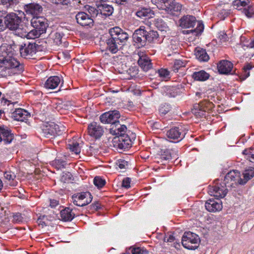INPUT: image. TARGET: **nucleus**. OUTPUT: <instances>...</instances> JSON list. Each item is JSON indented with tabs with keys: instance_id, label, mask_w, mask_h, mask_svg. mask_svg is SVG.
Listing matches in <instances>:
<instances>
[{
	"instance_id": "4be33fe9",
	"label": "nucleus",
	"mask_w": 254,
	"mask_h": 254,
	"mask_svg": "<svg viewBox=\"0 0 254 254\" xmlns=\"http://www.w3.org/2000/svg\"><path fill=\"white\" fill-rule=\"evenodd\" d=\"M179 21L180 26L184 28L193 27L196 23L195 17L192 15L184 16Z\"/></svg>"
},
{
	"instance_id": "09e8293b",
	"label": "nucleus",
	"mask_w": 254,
	"mask_h": 254,
	"mask_svg": "<svg viewBox=\"0 0 254 254\" xmlns=\"http://www.w3.org/2000/svg\"><path fill=\"white\" fill-rule=\"evenodd\" d=\"M252 68V65L249 64H247L243 67L244 74L242 77V79L244 80L250 76V72L249 71Z\"/></svg>"
},
{
	"instance_id": "bf43d9fd",
	"label": "nucleus",
	"mask_w": 254,
	"mask_h": 254,
	"mask_svg": "<svg viewBox=\"0 0 254 254\" xmlns=\"http://www.w3.org/2000/svg\"><path fill=\"white\" fill-rule=\"evenodd\" d=\"M158 73L161 77H166L169 75V71L166 69H161L158 70Z\"/></svg>"
},
{
	"instance_id": "39448f33",
	"label": "nucleus",
	"mask_w": 254,
	"mask_h": 254,
	"mask_svg": "<svg viewBox=\"0 0 254 254\" xmlns=\"http://www.w3.org/2000/svg\"><path fill=\"white\" fill-rule=\"evenodd\" d=\"M0 59V72L7 69L14 68L18 73L24 70V66L14 58L10 56H4Z\"/></svg>"
},
{
	"instance_id": "7ed1b4c3",
	"label": "nucleus",
	"mask_w": 254,
	"mask_h": 254,
	"mask_svg": "<svg viewBox=\"0 0 254 254\" xmlns=\"http://www.w3.org/2000/svg\"><path fill=\"white\" fill-rule=\"evenodd\" d=\"M151 2L159 9L165 10L168 14L177 16L181 12L182 5L175 0H151Z\"/></svg>"
},
{
	"instance_id": "052dcab7",
	"label": "nucleus",
	"mask_w": 254,
	"mask_h": 254,
	"mask_svg": "<svg viewBox=\"0 0 254 254\" xmlns=\"http://www.w3.org/2000/svg\"><path fill=\"white\" fill-rule=\"evenodd\" d=\"M115 2L119 5L127 6L130 1V0H114Z\"/></svg>"
},
{
	"instance_id": "c85d7f7f",
	"label": "nucleus",
	"mask_w": 254,
	"mask_h": 254,
	"mask_svg": "<svg viewBox=\"0 0 254 254\" xmlns=\"http://www.w3.org/2000/svg\"><path fill=\"white\" fill-rule=\"evenodd\" d=\"M60 215L61 219L64 221H70L74 218L75 214L72 213V209L69 207L61 211Z\"/></svg>"
},
{
	"instance_id": "aec40b11",
	"label": "nucleus",
	"mask_w": 254,
	"mask_h": 254,
	"mask_svg": "<svg viewBox=\"0 0 254 254\" xmlns=\"http://www.w3.org/2000/svg\"><path fill=\"white\" fill-rule=\"evenodd\" d=\"M233 67V64L227 60H222L217 65L218 72L222 74L230 73Z\"/></svg>"
},
{
	"instance_id": "2f4dec72",
	"label": "nucleus",
	"mask_w": 254,
	"mask_h": 254,
	"mask_svg": "<svg viewBox=\"0 0 254 254\" xmlns=\"http://www.w3.org/2000/svg\"><path fill=\"white\" fill-rule=\"evenodd\" d=\"M209 77V74L204 70L195 72L192 74V77L195 80L205 81Z\"/></svg>"
},
{
	"instance_id": "ddd939ff",
	"label": "nucleus",
	"mask_w": 254,
	"mask_h": 254,
	"mask_svg": "<svg viewBox=\"0 0 254 254\" xmlns=\"http://www.w3.org/2000/svg\"><path fill=\"white\" fill-rule=\"evenodd\" d=\"M24 9L27 14H30L34 17H38L37 15L42 13L43 7L38 3L32 2L25 4Z\"/></svg>"
},
{
	"instance_id": "4d7b16f0",
	"label": "nucleus",
	"mask_w": 254,
	"mask_h": 254,
	"mask_svg": "<svg viewBox=\"0 0 254 254\" xmlns=\"http://www.w3.org/2000/svg\"><path fill=\"white\" fill-rule=\"evenodd\" d=\"M170 110V108L168 106H164L159 109V113L162 115H165L168 113Z\"/></svg>"
},
{
	"instance_id": "6e6552de",
	"label": "nucleus",
	"mask_w": 254,
	"mask_h": 254,
	"mask_svg": "<svg viewBox=\"0 0 254 254\" xmlns=\"http://www.w3.org/2000/svg\"><path fill=\"white\" fill-rule=\"evenodd\" d=\"M71 198L74 204L78 206H84L91 202L92 196L90 192L86 191L74 194Z\"/></svg>"
},
{
	"instance_id": "774afa93",
	"label": "nucleus",
	"mask_w": 254,
	"mask_h": 254,
	"mask_svg": "<svg viewBox=\"0 0 254 254\" xmlns=\"http://www.w3.org/2000/svg\"><path fill=\"white\" fill-rule=\"evenodd\" d=\"M60 56L61 57L64 56L65 59H69L70 57V56L67 52H62L61 54H60Z\"/></svg>"
},
{
	"instance_id": "bb28decb",
	"label": "nucleus",
	"mask_w": 254,
	"mask_h": 254,
	"mask_svg": "<svg viewBox=\"0 0 254 254\" xmlns=\"http://www.w3.org/2000/svg\"><path fill=\"white\" fill-rule=\"evenodd\" d=\"M60 82V77L58 76H51L45 82L44 87L47 89H54L58 87Z\"/></svg>"
},
{
	"instance_id": "a19ab883",
	"label": "nucleus",
	"mask_w": 254,
	"mask_h": 254,
	"mask_svg": "<svg viewBox=\"0 0 254 254\" xmlns=\"http://www.w3.org/2000/svg\"><path fill=\"white\" fill-rule=\"evenodd\" d=\"M4 178L8 180H12V182L10 183V185L15 186L17 184V182L14 181V180L16 178V175L14 173L11 171L5 172L4 174Z\"/></svg>"
},
{
	"instance_id": "20e7f679",
	"label": "nucleus",
	"mask_w": 254,
	"mask_h": 254,
	"mask_svg": "<svg viewBox=\"0 0 254 254\" xmlns=\"http://www.w3.org/2000/svg\"><path fill=\"white\" fill-rule=\"evenodd\" d=\"M19 49L22 57L31 59L37 52L45 50L46 45H39L35 42H28L22 44Z\"/></svg>"
},
{
	"instance_id": "c03bdc74",
	"label": "nucleus",
	"mask_w": 254,
	"mask_h": 254,
	"mask_svg": "<svg viewBox=\"0 0 254 254\" xmlns=\"http://www.w3.org/2000/svg\"><path fill=\"white\" fill-rule=\"evenodd\" d=\"M87 9L90 14V16H89L91 17L92 19L93 18L96 17L98 14H100V10H99L98 7L96 8L95 7L88 6Z\"/></svg>"
},
{
	"instance_id": "f8f14e48",
	"label": "nucleus",
	"mask_w": 254,
	"mask_h": 254,
	"mask_svg": "<svg viewBox=\"0 0 254 254\" xmlns=\"http://www.w3.org/2000/svg\"><path fill=\"white\" fill-rule=\"evenodd\" d=\"M14 138V134L7 127L0 126V143L7 144L11 142Z\"/></svg>"
},
{
	"instance_id": "a878e982",
	"label": "nucleus",
	"mask_w": 254,
	"mask_h": 254,
	"mask_svg": "<svg viewBox=\"0 0 254 254\" xmlns=\"http://www.w3.org/2000/svg\"><path fill=\"white\" fill-rule=\"evenodd\" d=\"M138 60V64L144 71H147L152 67L151 60L146 55L140 56Z\"/></svg>"
},
{
	"instance_id": "b1692460",
	"label": "nucleus",
	"mask_w": 254,
	"mask_h": 254,
	"mask_svg": "<svg viewBox=\"0 0 254 254\" xmlns=\"http://www.w3.org/2000/svg\"><path fill=\"white\" fill-rule=\"evenodd\" d=\"M127 130V127L125 125H121L119 121L112 126V127L110 129V132L116 136H121V135L127 134L126 133Z\"/></svg>"
},
{
	"instance_id": "cd10ccee",
	"label": "nucleus",
	"mask_w": 254,
	"mask_h": 254,
	"mask_svg": "<svg viewBox=\"0 0 254 254\" xmlns=\"http://www.w3.org/2000/svg\"><path fill=\"white\" fill-rule=\"evenodd\" d=\"M98 8L100 10V14L106 17L111 15L114 11V8L112 5L105 3L99 4Z\"/></svg>"
},
{
	"instance_id": "72a5a7b5",
	"label": "nucleus",
	"mask_w": 254,
	"mask_h": 254,
	"mask_svg": "<svg viewBox=\"0 0 254 254\" xmlns=\"http://www.w3.org/2000/svg\"><path fill=\"white\" fill-rule=\"evenodd\" d=\"M151 10L150 8L141 7L136 12V15L141 18L149 17L150 16Z\"/></svg>"
},
{
	"instance_id": "412c9836",
	"label": "nucleus",
	"mask_w": 254,
	"mask_h": 254,
	"mask_svg": "<svg viewBox=\"0 0 254 254\" xmlns=\"http://www.w3.org/2000/svg\"><path fill=\"white\" fill-rule=\"evenodd\" d=\"M183 132L182 128L175 127L168 130L166 133V136L171 139L175 140L180 138L179 140H181L185 137V133H183Z\"/></svg>"
},
{
	"instance_id": "4c0bfd02",
	"label": "nucleus",
	"mask_w": 254,
	"mask_h": 254,
	"mask_svg": "<svg viewBox=\"0 0 254 254\" xmlns=\"http://www.w3.org/2000/svg\"><path fill=\"white\" fill-rule=\"evenodd\" d=\"M6 29V11L0 10V31H3Z\"/></svg>"
},
{
	"instance_id": "69168bd1",
	"label": "nucleus",
	"mask_w": 254,
	"mask_h": 254,
	"mask_svg": "<svg viewBox=\"0 0 254 254\" xmlns=\"http://www.w3.org/2000/svg\"><path fill=\"white\" fill-rule=\"evenodd\" d=\"M59 204V201L55 199H51L50 200V206L52 207H56L57 205Z\"/></svg>"
},
{
	"instance_id": "3c124183",
	"label": "nucleus",
	"mask_w": 254,
	"mask_h": 254,
	"mask_svg": "<svg viewBox=\"0 0 254 254\" xmlns=\"http://www.w3.org/2000/svg\"><path fill=\"white\" fill-rule=\"evenodd\" d=\"M132 254H147L148 252L146 250L141 249V248H133L131 250Z\"/></svg>"
},
{
	"instance_id": "6ab92c4d",
	"label": "nucleus",
	"mask_w": 254,
	"mask_h": 254,
	"mask_svg": "<svg viewBox=\"0 0 254 254\" xmlns=\"http://www.w3.org/2000/svg\"><path fill=\"white\" fill-rule=\"evenodd\" d=\"M210 105H213L211 102L204 101L195 105L192 112L197 117H202L204 115V113L206 111L205 108Z\"/></svg>"
},
{
	"instance_id": "0eeeda50",
	"label": "nucleus",
	"mask_w": 254,
	"mask_h": 254,
	"mask_svg": "<svg viewBox=\"0 0 254 254\" xmlns=\"http://www.w3.org/2000/svg\"><path fill=\"white\" fill-rule=\"evenodd\" d=\"M62 127L53 122L47 123L42 128V134L45 137L52 138L57 135H60L62 133Z\"/></svg>"
},
{
	"instance_id": "ea45409f",
	"label": "nucleus",
	"mask_w": 254,
	"mask_h": 254,
	"mask_svg": "<svg viewBox=\"0 0 254 254\" xmlns=\"http://www.w3.org/2000/svg\"><path fill=\"white\" fill-rule=\"evenodd\" d=\"M1 3L5 7H13L19 3L18 0H0Z\"/></svg>"
},
{
	"instance_id": "7c9ffc66",
	"label": "nucleus",
	"mask_w": 254,
	"mask_h": 254,
	"mask_svg": "<svg viewBox=\"0 0 254 254\" xmlns=\"http://www.w3.org/2000/svg\"><path fill=\"white\" fill-rule=\"evenodd\" d=\"M196 58L200 62H206L209 58L205 50L200 48H196L195 50Z\"/></svg>"
},
{
	"instance_id": "0e129e2a",
	"label": "nucleus",
	"mask_w": 254,
	"mask_h": 254,
	"mask_svg": "<svg viewBox=\"0 0 254 254\" xmlns=\"http://www.w3.org/2000/svg\"><path fill=\"white\" fill-rule=\"evenodd\" d=\"M66 1L67 0H53L52 2L56 4H66Z\"/></svg>"
},
{
	"instance_id": "680f3d73",
	"label": "nucleus",
	"mask_w": 254,
	"mask_h": 254,
	"mask_svg": "<svg viewBox=\"0 0 254 254\" xmlns=\"http://www.w3.org/2000/svg\"><path fill=\"white\" fill-rule=\"evenodd\" d=\"M167 94L170 97H175L178 94L177 89L173 88L172 90H171L170 91L168 92L167 93Z\"/></svg>"
},
{
	"instance_id": "e2e57ef3",
	"label": "nucleus",
	"mask_w": 254,
	"mask_h": 254,
	"mask_svg": "<svg viewBox=\"0 0 254 254\" xmlns=\"http://www.w3.org/2000/svg\"><path fill=\"white\" fill-rule=\"evenodd\" d=\"M219 38L220 40H221L222 42H226L228 40V38L227 34L224 32H222V33L220 34Z\"/></svg>"
},
{
	"instance_id": "423d86ee",
	"label": "nucleus",
	"mask_w": 254,
	"mask_h": 254,
	"mask_svg": "<svg viewBox=\"0 0 254 254\" xmlns=\"http://www.w3.org/2000/svg\"><path fill=\"white\" fill-rule=\"evenodd\" d=\"M200 242L198 236L190 232H185L182 238V245L186 249L194 250Z\"/></svg>"
},
{
	"instance_id": "6e6d98bb",
	"label": "nucleus",
	"mask_w": 254,
	"mask_h": 254,
	"mask_svg": "<svg viewBox=\"0 0 254 254\" xmlns=\"http://www.w3.org/2000/svg\"><path fill=\"white\" fill-rule=\"evenodd\" d=\"M117 165L120 169H126L128 166V163L124 160H119L117 163Z\"/></svg>"
},
{
	"instance_id": "a18cd8bd",
	"label": "nucleus",
	"mask_w": 254,
	"mask_h": 254,
	"mask_svg": "<svg viewBox=\"0 0 254 254\" xmlns=\"http://www.w3.org/2000/svg\"><path fill=\"white\" fill-rule=\"evenodd\" d=\"M17 103V102H11L10 101L6 99H4V98H2L1 104H2L3 106L7 104V106L8 107L7 110H9L11 112L13 111V106Z\"/></svg>"
},
{
	"instance_id": "37998d69",
	"label": "nucleus",
	"mask_w": 254,
	"mask_h": 254,
	"mask_svg": "<svg viewBox=\"0 0 254 254\" xmlns=\"http://www.w3.org/2000/svg\"><path fill=\"white\" fill-rule=\"evenodd\" d=\"M93 183L98 188H101L105 185L106 182L100 177L96 176L94 179Z\"/></svg>"
},
{
	"instance_id": "5fc2aeb1",
	"label": "nucleus",
	"mask_w": 254,
	"mask_h": 254,
	"mask_svg": "<svg viewBox=\"0 0 254 254\" xmlns=\"http://www.w3.org/2000/svg\"><path fill=\"white\" fill-rule=\"evenodd\" d=\"M130 179L129 178H126L124 179L122 182V187L126 188V189H128L130 188Z\"/></svg>"
},
{
	"instance_id": "2eb2a0df",
	"label": "nucleus",
	"mask_w": 254,
	"mask_h": 254,
	"mask_svg": "<svg viewBox=\"0 0 254 254\" xmlns=\"http://www.w3.org/2000/svg\"><path fill=\"white\" fill-rule=\"evenodd\" d=\"M77 22L82 26L93 25V19L84 12H79L75 16Z\"/></svg>"
},
{
	"instance_id": "473e14b6",
	"label": "nucleus",
	"mask_w": 254,
	"mask_h": 254,
	"mask_svg": "<svg viewBox=\"0 0 254 254\" xmlns=\"http://www.w3.org/2000/svg\"><path fill=\"white\" fill-rule=\"evenodd\" d=\"M240 173L238 171L234 170L229 172L225 176L224 179V184L226 187V185L229 181H235V178L239 177Z\"/></svg>"
},
{
	"instance_id": "4468645a",
	"label": "nucleus",
	"mask_w": 254,
	"mask_h": 254,
	"mask_svg": "<svg viewBox=\"0 0 254 254\" xmlns=\"http://www.w3.org/2000/svg\"><path fill=\"white\" fill-rule=\"evenodd\" d=\"M146 30L142 27L136 29L132 35L133 41L139 44L140 46H144L146 45Z\"/></svg>"
},
{
	"instance_id": "c756f323",
	"label": "nucleus",
	"mask_w": 254,
	"mask_h": 254,
	"mask_svg": "<svg viewBox=\"0 0 254 254\" xmlns=\"http://www.w3.org/2000/svg\"><path fill=\"white\" fill-rule=\"evenodd\" d=\"M243 175L244 178H240L238 181V183L240 185L245 184L249 180L254 177V168H251L245 170Z\"/></svg>"
},
{
	"instance_id": "a211bd4d",
	"label": "nucleus",
	"mask_w": 254,
	"mask_h": 254,
	"mask_svg": "<svg viewBox=\"0 0 254 254\" xmlns=\"http://www.w3.org/2000/svg\"><path fill=\"white\" fill-rule=\"evenodd\" d=\"M106 50L109 51L112 54L117 53L122 47L120 44L113 36H110L106 41Z\"/></svg>"
},
{
	"instance_id": "dca6fc26",
	"label": "nucleus",
	"mask_w": 254,
	"mask_h": 254,
	"mask_svg": "<svg viewBox=\"0 0 254 254\" xmlns=\"http://www.w3.org/2000/svg\"><path fill=\"white\" fill-rule=\"evenodd\" d=\"M216 200L209 199L206 201L205 206L206 209L209 212H216L220 211L222 208L221 201L218 198Z\"/></svg>"
},
{
	"instance_id": "864d4df0",
	"label": "nucleus",
	"mask_w": 254,
	"mask_h": 254,
	"mask_svg": "<svg viewBox=\"0 0 254 254\" xmlns=\"http://www.w3.org/2000/svg\"><path fill=\"white\" fill-rule=\"evenodd\" d=\"M23 220V217L20 213H16L13 215V221L14 222H20Z\"/></svg>"
},
{
	"instance_id": "13d9d810",
	"label": "nucleus",
	"mask_w": 254,
	"mask_h": 254,
	"mask_svg": "<svg viewBox=\"0 0 254 254\" xmlns=\"http://www.w3.org/2000/svg\"><path fill=\"white\" fill-rule=\"evenodd\" d=\"M247 10H245V15L248 17H251L254 14V10L253 9L252 6H248V8H247Z\"/></svg>"
},
{
	"instance_id": "de8ad7c7",
	"label": "nucleus",
	"mask_w": 254,
	"mask_h": 254,
	"mask_svg": "<svg viewBox=\"0 0 254 254\" xmlns=\"http://www.w3.org/2000/svg\"><path fill=\"white\" fill-rule=\"evenodd\" d=\"M72 177V175L70 172H63L61 180L64 183H66V182L71 180Z\"/></svg>"
},
{
	"instance_id": "338daca9",
	"label": "nucleus",
	"mask_w": 254,
	"mask_h": 254,
	"mask_svg": "<svg viewBox=\"0 0 254 254\" xmlns=\"http://www.w3.org/2000/svg\"><path fill=\"white\" fill-rule=\"evenodd\" d=\"M91 206L94 209L97 210L100 208V203L96 201L93 204H92Z\"/></svg>"
},
{
	"instance_id": "5701e85b",
	"label": "nucleus",
	"mask_w": 254,
	"mask_h": 254,
	"mask_svg": "<svg viewBox=\"0 0 254 254\" xmlns=\"http://www.w3.org/2000/svg\"><path fill=\"white\" fill-rule=\"evenodd\" d=\"M30 116V114L25 110L17 108L12 112V117L14 120L24 122L27 120Z\"/></svg>"
},
{
	"instance_id": "1a4fd4ad",
	"label": "nucleus",
	"mask_w": 254,
	"mask_h": 254,
	"mask_svg": "<svg viewBox=\"0 0 254 254\" xmlns=\"http://www.w3.org/2000/svg\"><path fill=\"white\" fill-rule=\"evenodd\" d=\"M113 145L120 150H125L131 146V140L127 134L115 136L113 139Z\"/></svg>"
},
{
	"instance_id": "f03ea898",
	"label": "nucleus",
	"mask_w": 254,
	"mask_h": 254,
	"mask_svg": "<svg viewBox=\"0 0 254 254\" xmlns=\"http://www.w3.org/2000/svg\"><path fill=\"white\" fill-rule=\"evenodd\" d=\"M31 24L33 29L29 31L26 25L25 35L22 37H26L27 39H35L39 37L41 34L46 32L47 23L46 19L43 17H34L31 20Z\"/></svg>"
},
{
	"instance_id": "f257e3e1",
	"label": "nucleus",
	"mask_w": 254,
	"mask_h": 254,
	"mask_svg": "<svg viewBox=\"0 0 254 254\" xmlns=\"http://www.w3.org/2000/svg\"><path fill=\"white\" fill-rule=\"evenodd\" d=\"M6 28L11 31H14L16 34L22 37L25 35L26 29V24L22 20L21 17L16 13L6 12Z\"/></svg>"
},
{
	"instance_id": "e433bc0d",
	"label": "nucleus",
	"mask_w": 254,
	"mask_h": 254,
	"mask_svg": "<svg viewBox=\"0 0 254 254\" xmlns=\"http://www.w3.org/2000/svg\"><path fill=\"white\" fill-rule=\"evenodd\" d=\"M146 43L148 41L149 43L153 42L155 40L158 38L159 35L157 31L154 30H150L147 31L146 30Z\"/></svg>"
},
{
	"instance_id": "58836bf2",
	"label": "nucleus",
	"mask_w": 254,
	"mask_h": 254,
	"mask_svg": "<svg viewBox=\"0 0 254 254\" xmlns=\"http://www.w3.org/2000/svg\"><path fill=\"white\" fill-rule=\"evenodd\" d=\"M243 154L246 156L247 160L252 162L254 161V147H250L245 149Z\"/></svg>"
},
{
	"instance_id": "79ce46f5",
	"label": "nucleus",
	"mask_w": 254,
	"mask_h": 254,
	"mask_svg": "<svg viewBox=\"0 0 254 254\" xmlns=\"http://www.w3.org/2000/svg\"><path fill=\"white\" fill-rule=\"evenodd\" d=\"M68 148L72 152L76 154H78L80 152V148L79 146V143L77 142H73L71 144H68Z\"/></svg>"
},
{
	"instance_id": "603ef678",
	"label": "nucleus",
	"mask_w": 254,
	"mask_h": 254,
	"mask_svg": "<svg viewBox=\"0 0 254 254\" xmlns=\"http://www.w3.org/2000/svg\"><path fill=\"white\" fill-rule=\"evenodd\" d=\"M47 218V216L44 215L40 216L37 219V222L39 225L42 226V228H43L44 226H47L48 225L46 221L44 220V218Z\"/></svg>"
},
{
	"instance_id": "8fccbe9b",
	"label": "nucleus",
	"mask_w": 254,
	"mask_h": 254,
	"mask_svg": "<svg viewBox=\"0 0 254 254\" xmlns=\"http://www.w3.org/2000/svg\"><path fill=\"white\" fill-rule=\"evenodd\" d=\"M63 34L56 32L55 34L54 41L57 45H60L62 43Z\"/></svg>"
},
{
	"instance_id": "49530a36",
	"label": "nucleus",
	"mask_w": 254,
	"mask_h": 254,
	"mask_svg": "<svg viewBox=\"0 0 254 254\" xmlns=\"http://www.w3.org/2000/svg\"><path fill=\"white\" fill-rule=\"evenodd\" d=\"M250 2V0H235L233 2L234 6L238 8L239 6H245Z\"/></svg>"
},
{
	"instance_id": "f704fd0d",
	"label": "nucleus",
	"mask_w": 254,
	"mask_h": 254,
	"mask_svg": "<svg viewBox=\"0 0 254 254\" xmlns=\"http://www.w3.org/2000/svg\"><path fill=\"white\" fill-rule=\"evenodd\" d=\"M204 29V25L203 24L200 22H197V25L196 28L190 30H187L184 31V33L185 34H189L191 33L194 34V35L197 36L202 33Z\"/></svg>"
},
{
	"instance_id": "393cba45",
	"label": "nucleus",
	"mask_w": 254,
	"mask_h": 254,
	"mask_svg": "<svg viewBox=\"0 0 254 254\" xmlns=\"http://www.w3.org/2000/svg\"><path fill=\"white\" fill-rule=\"evenodd\" d=\"M211 195H213L215 198H223L227 193V189H225L223 186L219 187L215 186L212 187L210 189Z\"/></svg>"
},
{
	"instance_id": "9b49d317",
	"label": "nucleus",
	"mask_w": 254,
	"mask_h": 254,
	"mask_svg": "<svg viewBox=\"0 0 254 254\" xmlns=\"http://www.w3.org/2000/svg\"><path fill=\"white\" fill-rule=\"evenodd\" d=\"M109 34L110 36H113L120 44H121L122 46L123 43L128 38V34L119 27L111 28L109 30Z\"/></svg>"
},
{
	"instance_id": "9d476101",
	"label": "nucleus",
	"mask_w": 254,
	"mask_h": 254,
	"mask_svg": "<svg viewBox=\"0 0 254 254\" xmlns=\"http://www.w3.org/2000/svg\"><path fill=\"white\" fill-rule=\"evenodd\" d=\"M120 114L117 110L105 113L100 117V121L103 124H110L111 126L119 122Z\"/></svg>"
},
{
	"instance_id": "f3484780",
	"label": "nucleus",
	"mask_w": 254,
	"mask_h": 254,
	"mask_svg": "<svg viewBox=\"0 0 254 254\" xmlns=\"http://www.w3.org/2000/svg\"><path fill=\"white\" fill-rule=\"evenodd\" d=\"M103 132L102 127L97 125L96 122H93L88 126V134L96 139L101 137L103 134Z\"/></svg>"
},
{
	"instance_id": "c9c22d12",
	"label": "nucleus",
	"mask_w": 254,
	"mask_h": 254,
	"mask_svg": "<svg viewBox=\"0 0 254 254\" xmlns=\"http://www.w3.org/2000/svg\"><path fill=\"white\" fill-rule=\"evenodd\" d=\"M177 152L178 151L174 150H166L164 153L162 154L161 158L162 160H169L172 158H175V155L178 156V155L177 154Z\"/></svg>"
}]
</instances>
